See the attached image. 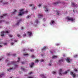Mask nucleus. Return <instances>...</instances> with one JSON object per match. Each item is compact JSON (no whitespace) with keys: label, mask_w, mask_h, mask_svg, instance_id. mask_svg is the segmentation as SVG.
Wrapping results in <instances>:
<instances>
[{"label":"nucleus","mask_w":78,"mask_h":78,"mask_svg":"<svg viewBox=\"0 0 78 78\" xmlns=\"http://www.w3.org/2000/svg\"><path fill=\"white\" fill-rule=\"evenodd\" d=\"M2 22H5V20H0V23H1Z\"/></svg>","instance_id":"30"},{"label":"nucleus","mask_w":78,"mask_h":78,"mask_svg":"<svg viewBox=\"0 0 78 78\" xmlns=\"http://www.w3.org/2000/svg\"><path fill=\"white\" fill-rule=\"evenodd\" d=\"M10 64H13V65H14L15 66V68H14V69L15 68H16V67H18V66H17V64L16 63V62H14L13 61H12L10 63Z\"/></svg>","instance_id":"1"},{"label":"nucleus","mask_w":78,"mask_h":78,"mask_svg":"<svg viewBox=\"0 0 78 78\" xmlns=\"http://www.w3.org/2000/svg\"><path fill=\"white\" fill-rule=\"evenodd\" d=\"M30 68H33L34 66V63L33 62H31V63H30Z\"/></svg>","instance_id":"4"},{"label":"nucleus","mask_w":78,"mask_h":78,"mask_svg":"<svg viewBox=\"0 0 78 78\" xmlns=\"http://www.w3.org/2000/svg\"><path fill=\"white\" fill-rule=\"evenodd\" d=\"M22 64H24V62H22Z\"/></svg>","instance_id":"56"},{"label":"nucleus","mask_w":78,"mask_h":78,"mask_svg":"<svg viewBox=\"0 0 78 78\" xmlns=\"http://www.w3.org/2000/svg\"><path fill=\"white\" fill-rule=\"evenodd\" d=\"M44 8H45V9H46V10H45V12H48V9H47V6H44Z\"/></svg>","instance_id":"16"},{"label":"nucleus","mask_w":78,"mask_h":78,"mask_svg":"<svg viewBox=\"0 0 78 78\" xmlns=\"http://www.w3.org/2000/svg\"><path fill=\"white\" fill-rule=\"evenodd\" d=\"M21 69L22 70H23V71H25V69L23 68H21Z\"/></svg>","instance_id":"24"},{"label":"nucleus","mask_w":78,"mask_h":78,"mask_svg":"<svg viewBox=\"0 0 78 78\" xmlns=\"http://www.w3.org/2000/svg\"><path fill=\"white\" fill-rule=\"evenodd\" d=\"M46 49H47V48L46 46H44L43 48H42V50H45Z\"/></svg>","instance_id":"11"},{"label":"nucleus","mask_w":78,"mask_h":78,"mask_svg":"<svg viewBox=\"0 0 78 78\" xmlns=\"http://www.w3.org/2000/svg\"><path fill=\"white\" fill-rule=\"evenodd\" d=\"M20 12H23V9H21L20 10Z\"/></svg>","instance_id":"31"},{"label":"nucleus","mask_w":78,"mask_h":78,"mask_svg":"<svg viewBox=\"0 0 78 78\" xmlns=\"http://www.w3.org/2000/svg\"><path fill=\"white\" fill-rule=\"evenodd\" d=\"M17 36H18V37H20V35H19V34H17Z\"/></svg>","instance_id":"49"},{"label":"nucleus","mask_w":78,"mask_h":78,"mask_svg":"<svg viewBox=\"0 0 78 78\" xmlns=\"http://www.w3.org/2000/svg\"><path fill=\"white\" fill-rule=\"evenodd\" d=\"M72 5H73V6H77V5L76 4H75L74 2H72Z\"/></svg>","instance_id":"12"},{"label":"nucleus","mask_w":78,"mask_h":78,"mask_svg":"<svg viewBox=\"0 0 78 78\" xmlns=\"http://www.w3.org/2000/svg\"><path fill=\"white\" fill-rule=\"evenodd\" d=\"M9 37H12V36H13V35H12L11 34H10L9 35Z\"/></svg>","instance_id":"25"},{"label":"nucleus","mask_w":78,"mask_h":78,"mask_svg":"<svg viewBox=\"0 0 78 78\" xmlns=\"http://www.w3.org/2000/svg\"><path fill=\"white\" fill-rule=\"evenodd\" d=\"M19 13V15L21 16H22L23 14H24V12H20Z\"/></svg>","instance_id":"10"},{"label":"nucleus","mask_w":78,"mask_h":78,"mask_svg":"<svg viewBox=\"0 0 78 78\" xmlns=\"http://www.w3.org/2000/svg\"><path fill=\"white\" fill-rule=\"evenodd\" d=\"M4 74H0V78H1V77H2L3 75H4Z\"/></svg>","instance_id":"23"},{"label":"nucleus","mask_w":78,"mask_h":78,"mask_svg":"<svg viewBox=\"0 0 78 78\" xmlns=\"http://www.w3.org/2000/svg\"><path fill=\"white\" fill-rule=\"evenodd\" d=\"M24 12H25L26 13H27V12H28V11H25Z\"/></svg>","instance_id":"54"},{"label":"nucleus","mask_w":78,"mask_h":78,"mask_svg":"<svg viewBox=\"0 0 78 78\" xmlns=\"http://www.w3.org/2000/svg\"><path fill=\"white\" fill-rule=\"evenodd\" d=\"M7 15V14H3V16H1L0 17V18L1 19H4L3 18V16H6Z\"/></svg>","instance_id":"9"},{"label":"nucleus","mask_w":78,"mask_h":78,"mask_svg":"<svg viewBox=\"0 0 78 78\" xmlns=\"http://www.w3.org/2000/svg\"><path fill=\"white\" fill-rule=\"evenodd\" d=\"M30 51L31 52H33L34 51V49H30Z\"/></svg>","instance_id":"32"},{"label":"nucleus","mask_w":78,"mask_h":78,"mask_svg":"<svg viewBox=\"0 0 78 78\" xmlns=\"http://www.w3.org/2000/svg\"><path fill=\"white\" fill-rule=\"evenodd\" d=\"M7 56H10L11 55H10V54L9 53L7 54Z\"/></svg>","instance_id":"33"},{"label":"nucleus","mask_w":78,"mask_h":78,"mask_svg":"<svg viewBox=\"0 0 78 78\" xmlns=\"http://www.w3.org/2000/svg\"><path fill=\"white\" fill-rule=\"evenodd\" d=\"M58 58V56L55 55H53L52 56V59H56V58Z\"/></svg>","instance_id":"15"},{"label":"nucleus","mask_w":78,"mask_h":78,"mask_svg":"<svg viewBox=\"0 0 78 78\" xmlns=\"http://www.w3.org/2000/svg\"><path fill=\"white\" fill-rule=\"evenodd\" d=\"M30 6H33V7L32 9H36V8H35V6L34 5V4H31L30 5Z\"/></svg>","instance_id":"7"},{"label":"nucleus","mask_w":78,"mask_h":78,"mask_svg":"<svg viewBox=\"0 0 78 78\" xmlns=\"http://www.w3.org/2000/svg\"><path fill=\"white\" fill-rule=\"evenodd\" d=\"M2 0H1L0 1V3H2Z\"/></svg>","instance_id":"58"},{"label":"nucleus","mask_w":78,"mask_h":78,"mask_svg":"<svg viewBox=\"0 0 78 78\" xmlns=\"http://www.w3.org/2000/svg\"><path fill=\"white\" fill-rule=\"evenodd\" d=\"M58 3H59V2L55 3L54 4H55V5H57V4H58Z\"/></svg>","instance_id":"42"},{"label":"nucleus","mask_w":78,"mask_h":78,"mask_svg":"<svg viewBox=\"0 0 78 78\" xmlns=\"http://www.w3.org/2000/svg\"><path fill=\"white\" fill-rule=\"evenodd\" d=\"M74 70L75 72H77V71H78V70L76 69H74Z\"/></svg>","instance_id":"45"},{"label":"nucleus","mask_w":78,"mask_h":78,"mask_svg":"<svg viewBox=\"0 0 78 78\" xmlns=\"http://www.w3.org/2000/svg\"><path fill=\"white\" fill-rule=\"evenodd\" d=\"M43 17V15L42 14L38 15V18H41V17Z\"/></svg>","instance_id":"13"},{"label":"nucleus","mask_w":78,"mask_h":78,"mask_svg":"<svg viewBox=\"0 0 78 78\" xmlns=\"http://www.w3.org/2000/svg\"><path fill=\"white\" fill-rule=\"evenodd\" d=\"M39 61L38 60H36L35 61V62H36V63L38 62Z\"/></svg>","instance_id":"29"},{"label":"nucleus","mask_w":78,"mask_h":78,"mask_svg":"<svg viewBox=\"0 0 78 78\" xmlns=\"http://www.w3.org/2000/svg\"><path fill=\"white\" fill-rule=\"evenodd\" d=\"M9 32L8 31H2L1 32V36L3 37L4 36V33H8Z\"/></svg>","instance_id":"2"},{"label":"nucleus","mask_w":78,"mask_h":78,"mask_svg":"<svg viewBox=\"0 0 78 78\" xmlns=\"http://www.w3.org/2000/svg\"><path fill=\"white\" fill-rule=\"evenodd\" d=\"M33 73V72H30V73H28V75H31Z\"/></svg>","instance_id":"35"},{"label":"nucleus","mask_w":78,"mask_h":78,"mask_svg":"<svg viewBox=\"0 0 78 78\" xmlns=\"http://www.w3.org/2000/svg\"><path fill=\"white\" fill-rule=\"evenodd\" d=\"M49 66H51V64H49Z\"/></svg>","instance_id":"60"},{"label":"nucleus","mask_w":78,"mask_h":78,"mask_svg":"<svg viewBox=\"0 0 78 78\" xmlns=\"http://www.w3.org/2000/svg\"><path fill=\"white\" fill-rule=\"evenodd\" d=\"M73 12H75V11H74V10H73Z\"/></svg>","instance_id":"61"},{"label":"nucleus","mask_w":78,"mask_h":78,"mask_svg":"<svg viewBox=\"0 0 78 78\" xmlns=\"http://www.w3.org/2000/svg\"><path fill=\"white\" fill-rule=\"evenodd\" d=\"M57 15H59V12H57Z\"/></svg>","instance_id":"46"},{"label":"nucleus","mask_w":78,"mask_h":78,"mask_svg":"<svg viewBox=\"0 0 78 78\" xmlns=\"http://www.w3.org/2000/svg\"><path fill=\"white\" fill-rule=\"evenodd\" d=\"M11 41H12V39H11Z\"/></svg>","instance_id":"63"},{"label":"nucleus","mask_w":78,"mask_h":78,"mask_svg":"<svg viewBox=\"0 0 78 78\" xmlns=\"http://www.w3.org/2000/svg\"><path fill=\"white\" fill-rule=\"evenodd\" d=\"M14 42H17V41L14 40Z\"/></svg>","instance_id":"57"},{"label":"nucleus","mask_w":78,"mask_h":78,"mask_svg":"<svg viewBox=\"0 0 78 78\" xmlns=\"http://www.w3.org/2000/svg\"><path fill=\"white\" fill-rule=\"evenodd\" d=\"M11 45H14V43H13V42H12V43H11Z\"/></svg>","instance_id":"43"},{"label":"nucleus","mask_w":78,"mask_h":78,"mask_svg":"<svg viewBox=\"0 0 78 78\" xmlns=\"http://www.w3.org/2000/svg\"><path fill=\"white\" fill-rule=\"evenodd\" d=\"M8 61L7 60H6L5 61V62H6V61Z\"/></svg>","instance_id":"64"},{"label":"nucleus","mask_w":78,"mask_h":78,"mask_svg":"<svg viewBox=\"0 0 78 78\" xmlns=\"http://www.w3.org/2000/svg\"><path fill=\"white\" fill-rule=\"evenodd\" d=\"M66 61L68 63H71L72 62V59L68 58L66 59Z\"/></svg>","instance_id":"5"},{"label":"nucleus","mask_w":78,"mask_h":78,"mask_svg":"<svg viewBox=\"0 0 78 78\" xmlns=\"http://www.w3.org/2000/svg\"><path fill=\"white\" fill-rule=\"evenodd\" d=\"M31 57V58H34V55H32Z\"/></svg>","instance_id":"36"},{"label":"nucleus","mask_w":78,"mask_h":78,"mask_svg":"<svg viewBox=\"0 0 78 78\" xmlns=\"http://www.w3.org/2000/svg\"><path fill=\"white\" fill-rule=\"evenodd\" d=\"M74 58H76V57H77V55H74Z\"/></svg>","instance_id":"48"},{"label":"nucleus","mask_w":78,"mask_h":78,"mask_svg":"<svg viewBox=\"0 0 78 78\" xmlns=\"http://www.w3.org/2000/svg\"><path fill=\"white\" fill-rule=\"evenodd\" d=\"M26 34H23V37H25V36H26Z\"/></svg>","instance_id":"41"},{"label":"nucleus","mask_w":78,"mask_h":78,"mask_svg":"<svg viewBox=\"0 0 78 78\" xmlns=\"http://www.w3.org/2000/svg\"><path fill=\"white\" fill-rule=\"evenodd\" d=\"M9 64H10V63H8L7 66H9Z\"/></svg>","instance_id":"55"},{"label":"nucleus","mask_w":78,"mask_h":78,"mask_svg":"<svg viewBox=\"0 0 78 78\" xmlns=\"http://www.w3.org/2000/svg\"><path fill=\"white\" fill-rule=\"evenodd\" d=\"M67 73V71H65V72L63 73V74H66Z\"/></svg>","instance_id":"38"},{"label":"nucleus","mask_w":78,"mask_h":78,"mask_svg":"<svg viewBox=\"0 0 78 78\" xmlns=\"http://www.w3.org/2000/svg\"><path fill=\"white\" fill-rule=\"evenodd\" d=\"M27 55H29L28 54H24V56H27Z\"/></svg>","instance_id":"44"},{"label":"nucleus","mask_w":78,"mask_h":78,"mask_svg":"<svg viewBox=\"0 0 78 78\" xmlns=\"http://www.w3.org/2000/svg\"><path fill=\"white\" fill-rule=\"evenodd\" d=\"M27 34H28L29 36H31L32 34V32L30 31H28L27 32Z\"/></svg>","instance_id":"8"},{"label":"nucleus","mask_w":78,"mask_h":78,"mask_svg":"<svg viewBox=\"0 0 78 78\" xmlns=\"http://www.w3.org/2000/svg\"><path fill=\"white\" fill-rule=\"evenodd\" d=\"M23 51H25V49H24L23 50Z\"/></svg>","instance_id":"52"},{"label":"nucleus","mask_w":78,"mask_h":78,"mask_svg":"<svg viewBox=\"0 0 78 78\" xmlns=\"http://www.w3.org/2000/svg\"><path fill=\"white\" fill-rule=\"evenodd\" d=\"M8 4V2H5V3H3V5H7Z\"/></svg>","instance_id":"40"},{"label":"nucleus","mask_w":78,"mask_h":78,"mask_svg":"<svg viewBox=\"0 0 78 78\" xmlns=\"http://www.w3.org/2000/svg\"><path fill=\"white\" fill-rule=\"evenodd\" d=\"M6 44H7V43H4V45H6Z\"/></svg>","instance_id":"59"},{"label":"nucleus","mask_w":78,"mask_h":78,"mask_svg":"<svg viewBox=\"0 0 78 78\" xmlns=\"http://www.w3.org/2000/svg\"><path fill=\"white\" fill-rule=\"evenodd\" d=\"M70 74L71 75H72L73 78H74L76 76V75H75V73H73V72H70Z\"/></svg>","instance_id":"6"},{"label":"nucleus","mask_w":78,"mask_h":78,"mask_svg":"<svg viewBox=\"0 0 78 78\" xmlns=\"http://www.w3.org/2000/svg\"><path fill=\"white\" fill-rule=\"evenodd\" d=\"M66 19H67V20H70L71 22H73L74 20L72 18V17H67L66 18Z\"/></svg>","instance_id":"3"},{"label":"nucleus","mask_w":78,"mask_h":78,"mask_svg":"<svg viewBox=\"0 0 78 78\" xmlns=\"http://www.w3.org/2000/svg\"><path fill=\"white\" fill-rule=\"evenodd\" d=\"M41 4H39L38 5V6L39 8H40V7H41Z\"/></svg>","instance_id":"47"},{"label":"nucleus","mask_w":78,"mask_h":78,"mask_svg":"<svg viewBox=\"0 0 78 78\" xmlns=\"http://www.w3.org/2000/svg\"><path fill=\"white\" fill-rule=\"evenodd\" d=\"M15 10V9H14V12L12 13V15H14V14H15V12H17V10Z\"/></svg>","instance_id":"20"},{"label":"nucleus","mask_w":78,"mask_h":78,"mask_svg":"<svg viewBox=\"0 0 78 78\" xmlns=\"http://www.w3.org/2000/svg\"><path fill=\"white\" fill-rule=\"evenodd\" d=\"M51 23L53 24V23H55V21L53 20H52L51 21Z\"/></svg>","instance_id":"28"},{"label":"nucleus","mask_w":78,"mask_h":78,"mask_svg":"<svg viewBox=\"0 0 78 78\" xmlns=\"http://www.w3.org/2000/svg\"><path fill=\"white\" fill-rule=\"evenodd\" d=\"M52 73H53V74H56V72L55 71H53Z\"/></svg>","instance_id":"37"},{"label":"nucleus","mask_w":78,"mask_h":78,"mask_svg":"<svg viewBox=\"0 0 78 78\" xmlns=\"http://www.w3.org/2000/svg\"><path fill=\"white\" fill-rule=\"evenodd\" d=\"M59 75H62V73H61V72H62V69H60L59 70Z\"/></svg>","instance_id":"14"},{"label":"nucleus","mask_w":78,"mask_h":78,"mask_svg":"<svg viewBox=\"0 0 78 78\" xmlns=\"http://www.w3.org/2000/svg\"><path fill=\"white\" fill-rule=\"evenodd\" d=\"M30 17V15H28L27 17H26V18L27 19H29Z\"/></svg>","instance_id":"34"},{"label":"nucleus","mask_w":78,"mask_h":78,"mask_svg":"<svg viewBox=\"0 0 78 78\" xmlns=\"http://www.w3.org/2000/svg\"><path fill=\"white\" fill-rule=\"evenodd\" d=\"M27 78H33V76H29L27 77Z\"/></svg>","instance_id":"26"},{"label":"nucleus","mask_w":78,"mask_h":78,"mask_svg":"<svg viewBox=\"0 0 78 78\" xmlns=\"http://www.w3.org/2000/svg\"><path fill=\"white\" fill-rule=\"evenodd\" d=\"M1 44V43H0V44ZM2 47V46L0 45V48Z\"/></svg>","instance_id":"53"},{"label":"nucleus","mask_w":78,"mask_h":78,"mask_svg":"<svg viewBox=\"0 0 78 78\" xmlns=\"http://www.w3.org/2000/svg\"><path fill=\"white\" fill-rule=\"evenodd\" d=\"M40 61H41V62H44V60L43 59H41V60H40Z\"/></svg>","instance_id":"39"},{"label":"nucleus","mask_w":78,"mask_h":78,"mask_svg":"<svg viewBox=\"0 0 78 78\" xmlns=\"http://www.w3.org/2000/svg\"><path fill=\"white\" fill-rule=\"evenodd\" d=\"M63 62V60L62 59L59 60L58 61L59 63H60V62Z\"/></svg>","instance_id":"21"},{"label":"nucleus","mask_w":78,"mask_h":78,"mask_svg":"<svg viewBox=\"0 0 78 78\" xmlns=\"http://www.w3.org/2000/svg\"><path fill=\"white\" fill-rule=\"evenodd\" d=\"M12 70H14V68L12 67V68H11L10 69H7V71L8 72H9V70H12Z\"/></svg>","instance_id":"18"},{"label":"nucleus","mask_w":78,"mask_h":78,"mask_svg":"<svg viewBox=\"0 0 78 78\" xmlns=\"http://www.w3.org/2000/svg\"><path fill=\"white\" fill-rule=\"evenodd\" d=\"M21 30H23V27H22L21 29Z\"/></svg>","instance_id":"51"},{"label":"nucleus","mask_w":78,"mask_h":78,"mask_svg":"<svg viewBox=\"0 0 78 78\" xmlns=\"http://www.w3.org/2000/svg\"><path fill=\"white\" fill-rule=\"evenodd\" d=\"M19 23H20V20H19L17 22V23L16 24V25H19Z\"/></svg>","instance_id":"22"},{"label":"nucleus","mask_w":78,"mask_h":78,"mask_svg":"<svg viewBox=\"0 0 78 78\" xmlns=\"http://www.w3.org/2000/svg\"><path fill=\"white\" fill-rule=\"evenodd\" d=\"M41 77H42L43 78H45V76H44V75L43 74H41L40 75Z\"/></svg>","instance_id":"19"},{"label":"nucleus","mask_w":78,"mask_h":78,"mask_svg":"<svg viewBox=\"0 0 78 78\" xmlns=\"http://www.w3.org/2000/svg\"><path fill=\"white\" fill-rule=\"evenodd\" d=\"M35 23H36V24H37L39 23V21H38V19H37L35 21Z\"/></svg>","instance_id":"17"},{"label":"nucleus","mask_w":78,"mask_h":78,"mask_svg":"<svg viewBox=\"0 0 78 78\" xmlns=\"http://www.w3.org/2000/svg\"><path fill=\"white\" fill-rule=\"evenodd\" d=\"M1 60H2V59L0 58V61H1Z\"/></svg>","instance_id":"62"},{"label":"nucleus","mask_w":78,"mask_h":78,"mask_svg":"<svg viewBox=\"0 0 78 78\" xmlns=\"http://www.w3.org/2000/svg\"><path fill=\"white\" fill-rule=\"evenodd\" d=\"M18 60L17 61V62H19V61H20V58L19 57L18 58Z\"/></svg>","instance_id":"27"},{"label":"nucleus","mask_w":78,"mask_h":78,"mask_svg":"<svg viewBox=\"0 0 78 78\" xmlns=\"http://www.w3.org/2000/svg\"><path fill=\"white\" fill-rule=\"evenodd\" d=\"M15 56H16V54H14L13 55V56H14V57H15Z\"/></svg>","instance_id":"50"}]
</instances>
